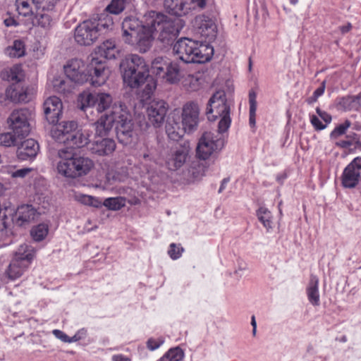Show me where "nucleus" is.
<instances>
[{"label":"nucleus","instance_id":"f257e3e1","mask_svg":"<svg viewBox=\"0 0 361 361\" xmlns=\"http://www.w3.org/2000/svg\"><path fill=\"white\" fill-rule=\"evenodd\" d=\"M119 51L112 39L104 41L97 51L89 58L87 68L91 75V85L101 86L105 83L109 77L106 59H115Z\"/></svg>","mask_w":361,"mask_h":361},{"label":"nucleus","instance_id":"f03ea898","mask_svg":"<svg viewBox=\"0 0 361 361\" xmlns=\"http://www.w3.org/2000/svg\"><path fill=\"white\" fill-rule=\"evenodd\" d=\"M60 161L57 163L59 174L70 178H76L87 175L94 166L88 157L75 154L71 148L63 147L57 152Z\"/></svg>","mask_w":361,"mask_h":361},{"label":"nucleus","instance_id":"7ed1b4c3","mask_svg":"<svg viewBox=\"0 0 361 361\" xmlns=\"http://www.w3.org/2000/svg\"><path fill=\"white\" fill-rule=\"evenodd\" d=\"M122 38L125 43L135 46L142 53L152 46L150 25L142 23L136 18L127 17L122 23Z\"/></svg>","mask_w":361,"mask_h":361},{"label":"nucleus","instance_id":"20e7f679","mask_svg":"<svg viewBox=\"0 0 361 361\" xmlns=\"http://www.w3.org/2000/svg\"><path fill=\"white\" fill-rule=\"evenodd\" d=\"M206 114L209 121L221 118L218 125L219 133H224L229 128L231 122L230 105L224 91H217L212 96L206 108Z\"/></svg>","mask_w":361,"mask_h":361},{"label":"nucleus","instance_id":"39448f33","mask_svg":"<svg viewBox=\"0 0 361 361\" xmlns=\"http://www.w3.org/2000/svg\"><path fill=\"white\" fill-rule=\"evenodd\" d=\"M112 114L119 142L123 145L131 144L135 137V125L131 114L125 105L116 104L112 107Z\"/></svg>","mask_w":361,"mask_h":361},{"label":"nucleus","instance_id":"423d86ee","mask_svg":"<svg viewBox=\"0 0 361 361\" xmlns=\"http://www.w3.org/2000/svg\"><path fill=\"white\" fill-rule=\"evenodd\" d=\"M149 24L152 30V41L154 35L157 34V39L166 44L173 41L180 30V27L175 20L161 13L153 15Z\"/></svg>","mask_w":361,"mask_h":361},{"label":"nucleus","instance_id":"0eeeda50","mask_svg":"<svg viewBox=\"0 0 361 361\" xmlns=\"http://www.w3.org/2000/svg\"><path fill=\"white\" fill-rule=\"evenodd\" d=\"M194 34L204 42L209 44L217 36L218 28L214 18L205 14L197 16L192 21Z\"/></svg>","mask_w":361,"mask_h":361},{"label":"nucleus","instance_id":"6e6552de","mask_svg":"<svg viewBox=\"0 0 361 361\" xmlns=\"http://www.w3.org/2000/svg\"><path fill=\"white\" fill-rule=\"evenodd\" d=\"M32 116V111L27 108L13 111L8 118L9 128L17 135L27 136L30 132V121Z\"/></svg>","mask_w":361,"mask_h":361},{"label":"nucleus","instance_id":"1a4fd4ad","mask_svg":"<svg viewBox=\"0 0 361 361\" xmlns=\"http://www.w3.org/2000/svg\"><path fill=\"white\" fill-rule=\"evenodd\" d=\"M206 6L205 0H164V7L171 15L185 16L196 9H203Z\"/></svg>","mask_w":361,"mask_h":361},{"label":"nucleus","instance_id":"9d476101","mask_svg":"<svg viewBox=\"0 0 361 361\" xmlns=\"http://www.w3.org/2000/svg\"><path fill=\"white\" fill-rule=\"evenodd\" d=\"M224 140L211 132H205L199 140L197 156L202 160L208 159L213 154L219 152L224 147Z\"/></svg>","mask_w":361,"mask_h":361},{"label":"nucleus","instance_id":"9b49d317","mask_svg":"<svg viewBox=\"0 0 361 361\" xmlns=\"http://www.w3.org/2000/svg\"><path fill=\"white\" fill-rule=\"evenodd\" d=\"M121 73L123 82L130 88H137L146 82L140 97L143 101L150 98L151 95L153 94L154 90L157 87V82L152 77L149 76V69L148 65H146V73L143 75L142 78L138 75L137 71L132 73V80L127 79L125 73Z\"/></svg>","mask_w":361,"mask_h":361},{"label":"nucleus","instance_id":"f8f14e48","mask_svg":"<svg viewBox=\"0 0 361 361\" xmlns=\"http://www.w3.org/2000/svg\"><path fill=\"white\" fill-rule=\"evenodd\" d=\"M97 25L92 19L86 20L80 23L75 29V40L78 44L92 45L99 37Z\"/></svg>","mask_w":361,"mask_h":361},{"label":"nucleus","instance_id":"ddd939ff","mask_svg":"<svg viewBox=\"0 0 361 361\" xmlns=\"http://www.w3.org/2000/svg\"><path fill=\"white\" fill-rule=\"evenodd\" d=\"M63 68L68 79L75 85H82L89 80L91 82L89 71L87 73H85V63L80 59H73L68 61ZM87 70H88L87 68Z\"/></svg>","mask_w":361,"mask_h":361},{"label":"nucleus","instance_id":"4468645a","mask_svg":"<svg viewBox=\"0 0 361 361\" xmlns=\"http://www.w3.org/2000/svg\"><path fill=\"white\" fill-rule=\"evenodd\" d=\"M190 152V144L188 142L172 147L166 156L167 168L171 171H176L181 168L185 163Z\"/></svg>","mask_w":361,"mask_h":361},{"label":"nucleus","instance_id":"2eb2a0df","mask_svg":"<svg viewBox=\"0 0 361 361\" xmlns=\"http://www.w3.org/2000/svg\"><path fill=\"white\" fill-rule=\"evenodd\" d=\"M146 63L145 60L137 54H128L126 55L120 63V69L121 73H125L128 80H132V73L137 71L138 75L141 78L146 73Z\"/></svg>","mask_w":361,"mask_h":361},{"label":"nucleus","instance_id":"dca6fc26","mask_svg":"<svg viewBox=\"0 0 361 361\" xmlns=\"http://www.w3.org/2000/svg\"><path fill=\"white\" fill-rule=\"evenodd\" d=\"M361 175V157L355 158L344 169L341 176L342 185L354 188L359 183Z\"/></svg>","mask_w":361,"mask_h":361},{"label":"nucleus","instance_id":"f3484780","mask_svg":"<svg viewBox=\"0 0 361 361\" xmlns=\"http://www.w3.org/2000/svg\"><path fill=\"white\" fill-rule=\"evenodd\" d=\"M168 104L164 100H152L147 107L149 122L154 127H159L164 122L168 111Z\"/></svg>","mask_w":361,"mask_h":361},{"label":"nucleus","instance_id":"a211bd4d","mask_svg":"<svg viewBox=\"0 0 361 361\" xmlns=\"http://www.w3.org/2000/svg\"><path fill=\"white\" fill-rule=\"evenodd\" d=\"M200 108L197 103L190 102L186 103L182 109V125L188 130V133H192L197 128L199 122Z\"/></svg>","mask_w":361,"mask_h":361},{"label":"nucleus","instance_id":"6ab92c4d","mask_svg":"<svg viewBox=\"0 0 361 361\" xmlns=\"http://www.w3.org/2000/svg\"><path fill=\"white\" fill-rule=\"evenodd\" d=\"M43 107L47 121L50 124L55 125L57 123L63 110V104L61 99L55 96L50 97L45 100Z\"/></svg>","mask_w":361,"mask_h":361},{"label":"nucleus","instance_id":"aec40b11","mask_svg":"<svg viewBox=\"0 0 361 361\" xmlns=\"http://www.w3.org/2000/svg\"><path fill=\"white\" fill-rule=\"evenodd\" d=\"M186 77L185 69L177 61L169 62L161 79L170 85H176Z\"/></svg>","mask_w":361,"mask_h":361},{"label":"nucleus","instance_id":"412c9836","mask_svg":"<svg viewBox=\"0 0 361 361\" xmlns=\"http://www.w3.org/2000/svg\"><path fill=\"white\" fill-rule=\"evenodd\" d=\"M214 54V48L209 44L194 40L192 46L191 55L193 57L192 63H202L209 61Z\"/></svg>","mask_w":361,"mask_h":361},{"label":"nucleus","instance_id":"4be33fe9","mask_svg":"<svg viewBox=\"0 0 361 361\" xmlns=\"http://www.w3.org/2000/svg\"><path fill=\"white\" fill-rule=\"evenodd\" d=\"M193 45L194 40L189 38H181L174 44L173 51L174 54L184 63H192L193 57L191 55V50Z\"/></svg>","mask_w":361,"mask_h":361},{"label":"nucleus","instance_id":"5701e85b","mask_svg":"<svg viewBox=\"0 0 361 361\" xmlns=\"http://www.w3.org/2000/svg\"><path fill=\"white\" fill-rule=\"evenodd\" d=\"M39 151V145L34 139H27L17 149V157L21 161L33 159Z\"/></svg>","mask_w":361,"mask_h":361},{"label":"nucleus","instance_id":"b1692460","mask_svg":"<svg viewBox=\"0 0 361 361\" xmlns=\"http://www.w3.org/2000/svg\"><path fill=\"white\" fill-rule=\"evenodd\" d=\"M6 97L13 103H25L30 99L28 87L23 84H11L6 90Z\"/></svg>","mask_w":361,"mask_h":361},{"label":"nucleus","instance_id":"393cba45","mask_svg":"<svg viewBox=\"0 0 361 361\" xmlns=\"http://www.w3.org/2000/svg\"><path fill=\"white\" fill-rule=\"evenodd\" d=\"M56 126L51 131V136L59 142H63V140L68 138L69 135L78 128V123L74 121H62L56 123Z\"/></svg>","mask_w":361,"mask_h":361},{"label":"nucleus","instance_id":"a878e982","mask_svg":"<svg viewBox=\"0 0 361 361\" xmlns=\"http://www.w3.org/2000/svg\"><path fill=\"white\" fill-rule=\"evenodd\" d=\"M116 149V143L113 139L102 138L90 145V149L92 154L104 156L111 154Z\"/></svg>","mask_w":361,"mask_h":361},{"label":"nucleus","instance_id":"bb28decb","mask_svg":"<svg viewBox=\"0 0 361 361\" xmlns=\"http://www.w3.org/2000/svg\"><path fill=\"white\" fill-rule=\"evenodd\" d=\"M37 215L35 209L30 204H23L18 207L16 224L19 226H25L33 221Z\"/></svg>","mask_w":361,"mask_h":361},{"label":"nucleus","instance_id":"cd10ccee","mask_svg":"<svg viewBox=\"0 0 361 361\" xmlns=\"http://www.w3.org/2000/svg\"><path fill=\"white\" fill-rule=\"evenodd\" d=\"M112 116L111 109L109 113H106L104 115L102 116L101 118L94 123L95 135L97 136L102 137L108 135L114 125V118Z\"/></svg>","mask_w":361,"mask_h":361},{"label":"nucleus","instance_id":"c85d7f7f","mask_svg":"<svg viewBox=\"0 0 361 361\" xmlns=\"http://www.w3.org/2000/svg\"><path fill=\"white\" fill-rule=\"evenodd\" d=\"M29 265L30 264H28L27 260L20 262L13 259L8 267L6 273L10 279L15 280L23 275L24 271L28 268Z\"/></svg>","mask_w":361,"mask_h":361},{"label":"nucleus","instance_id":"c756f323","mask_svg":"<svg viewBox=\"0 0 361 361\" xmlns=\"http://www.w3.org/2000/svg\"><path fill=\"white\" fill-rule=\"evenodd\" d=\"M89 142L88 135L85 134L81 130H75L68 138L63 140V142L69 145L71 148H80L86 145ZM68 148V147H67Z\"/></svg>","mask_w":361,"mask_h":361},{"label":"nucleus","instance_id":"7c9ffc66","mask_svg":"<svg viewBox=\"0 0 361 361\" xmlns=\"http://www.w3.org/2000/svg\"><path fill=\"white\" fill-rule=\"evenodd\" d=\"M166 133L169 139L178 141L179 140L188 130L185 126L180 127V123L175 120H169L166 125Z\"/></svg>","mask_w":361,"mask_h":361},{"label":"nucleus","instance_id":"2f4dec72","mask_svg":"<svg viewBox=\"0 0 361 361\" xmlns=\"http://www.w3.org/2000/svg\"><path fill=\"white\" fill-rule=\"evenodd\" d=\"M37 0H16V10L20 16L31 17L36 11Z\"/></svg>","mask_w":361,"mask_h":361},{"label":"nucleus","instance_id":"473e14b6","mask_svg":"<svg viewBox=\"0 0 361 361\" xmlns=\"http://www.w3.org/2000/svg\"><path fill=\"white\" fill-rule=\"evenodd\" d=\"M35 23L37 25L48 29L53 23L52 11H47L42 8H36L35 13Z\"/></svg>","mask_w":361,"mask_h":361},{"label":"nucleus","instance_id":"72a5a7b5","mask_svg":"<svg viewBox=\"0 0 361 361\" xmlns=\"http://www.w3.org/2000/svg\"><path fill=\"white\" fill-rule=\"evenodd\" d=\"M96 102L95 108L97 111L103 112L106 111V113H109L113 107L112 97L109 94L107 93H97L96 94Z\"/></svg>","mask_w":361,"mask_h":361},{"label":"nucleus","instance_id":"f704fd0d","mask_svg":"<svg viewBox=\"0 0 361 361\" xmlns=\"http://www.w3.org/2000/svg\"><path fill=\"white\" fill-rule=\"evenodd\" d=\"M319 279L316 276L311 275L308 287L307 288V297L310 302L313 305H319Z\"/></svg>","mask_w":361,"mask_h":361},{"label":"nucleus","instance_id":"c9c22d12","mask_svg":"<svg viewBox=\"0 0 361 361\" xmlns=\"http://www.w3.org/2000/svg\"><path fill=\"white\" fill-rule=\"evenodd\" d=\"M3 78L12 84H22L25 74L20 66L16 65L3 73Z\"/></svg>","mask_w":361,"mask_h":361},{"label":"nucleus","instance_id":"e433bc0d","mask_svg":"<svg viewBox=\"0 0 361 361\" xmlns=\"http://www.w3.org/2000/svg\"><path fill=\"white\" fill-rule=\"evenodd\" d=\"M5 54L11 58H20L25 54V45L23 40L16 39L5 49Z\"/></svg>","mask_w":361,"mask_h":361},{"label":"nucleus","instance_id":"4c0bfd02","mask_svg":"<svg viewBox=\"0 0 361 361\" xmlns=\"http://www.w3.org/2000/svg\"><path fill=\"white\" fill-rule=\"evenodd\" d=\"M34 256V248L32 246L25 243L19 246L15 252L13 259H17L18 261L20 262L27 260L28 264H30Z\"/></svg>","mask_w":361,"mask_h":361},{"label":"nucleus","instance_id":"58836bf2","mask_svg":"<svg viewBox=\"0 0 361 361\" xmlns=\"http://www.w3.org/2000/svg\"><path fill=\"white\" fill-rule=\"evenodd\" d=\"M99 31V36L104 34L114 28V19L109 14H102L98 20L93 19Z\"/></svg>","mask_w":361,"mask_h":361},{"label":"nucleus","instance_id":"ea45409f","mask_svg":"<svg viewBox=\"0 0 361 361\" xmlns=\"http://www.w3.org/2000/svg\"><path fill=\"white\" fill-rule=\"evenodd\" d=\"M52 83L55 92L60 94H66L71 92L74 88L75 85V84L69 79L66 80L62 78H55Z\"/></svg>","mask_w":361,"mask_h":361},{"label":"nucleus","instance_id":"a19ab883","mask_svg":"<svg viewBox=\"0 0 361 361\" xmlns=\"http://www.w3.org/2000/svg\"><path fill=\"white\" fill-rule=\"evenodd\" d=\"M74 200L82 204L96 208H99L102 205V202L98 198L80 192H75Z\"/></svg>","mask_w":361,"mask_h":361},{"label":"nucleus","instance_id":"79ce46f5","mask_svg":"<svg viewBox=\"0 0 361 361\" xmlns=\"http://www.w3.org/2000/svg\"><path fill=\"white\" fill-rule=\"evenodd\" d=\"M257 216L267 231L272 228V216L271 212L267 208L264 207H259L257 211Z\"/></svg>","mask_w":361,"mask_h":361},{"label":"nucleus","instance_id":"37998d69","mask_svg":"<svg viewBox=\"0 0 361 361\" xmlns=\"http://www.w3.org/2000/svg\"><path fill=\"white\" fill-rule=\"evenodd\" d=\"M169 62L164 58L159 56L155 58L151 65V69L153 74L158 78H161L162 74L164 73Z\"/></svg>","mask_w":361,"mask_h":361},{"label":"nucleus","instance_id":"c03bdc74","mask_svg":"<svg viewBox=\"0 0 361 361\" xmlns=\"http://www.w3.org/2000/svg\"><path fill=\"white\" fill-rule=\"evenodd\" d=\"M23 137L20 135H17L13 131L7 132L0 134V145L10 147L12 146H15L18 139H21Z\"/></svg>","mask_w":361,"mask_h":361},{"label":"nucleus","instance_id":"a18cd8bd","mask_svg":"<svg viewBox=\"0 0 361 361\" xmlns=\"http://www.w3.org/2000/svg\"><path fill=\"white\" fill-rule=\"evenodd\" d=\"M102 204L111 210H118L126 204V199L122 197H109Z\"/></svg>","mask_w":361,"mask_h":361},{"label":"nucleus","instance_id":"49530a36","mask_svg":"<svg viewBox=\"0 0 361 361\" xmlns=\"http://www.w3.org/2000/svg\"><path fill=\"white\" fill-rule=\"evenodd\" d=\"M184 357L183 350L179 347L171 348L159 361H180Z\"/></svg>","mask_w":361,"mask_h":361},{"label":"nucleus","instance_id":"de8ad7c7","mask_svg":"<svg viewBox=\"0 0 361 361\" xmlns=\"http://www.w3.org/2000/svg\"><path fill=\"white\" fill-rule=\"evenodd\" d=\"M96 94L83 93L80 95L79 102L80 109L85 111L88 107H95Z\"/></svg>","mask_w":361,"mask_h":361},{"label":"nucleus","instance_id":"09e8293b","mask_svg":"<svg viewBox=\"0 0 361 361\" xmlns=\"http://www.w3.org/2000/svg\"><path fill=\"white\" fill-rule=\"evenodd\" d=\"M257 94L254 91H250L249 92V104H250V118L249 122L250 125L252 127L255 126V116H256V111H257Z\"/></svg>","mask_w":361,"mask_h":361},{"label":"nucleus","instance_id":"8fccbe9b","mask_svg":"<svg viewBox=\"0 0 361 361\" xmlns=\"http://www.w3.org/2000/svg\"><path fill=\"white\" fill-rule=\"evenodd\" d=\"M48 233V227L45 224H39L31 230V235L35 241L42 240Z\"/></svg>","mask_w":361,"mask_h":361},{"label":"nucleus","instance_id":"3c124183","mask_svg":"<svg viewBox=\"0 0 361 361\" xmlns=\"http://www.w3.org/2000/svg\"><path fill=\"white\" fill-rule=\"evenodd\" d=\"M126 0H111L106 10L111 14H119L125 8Z\"/></svg>","mask_w":361,"mask_h":361},{"label":"nucleus","instance_id":"603ef678","mask_svg":"<svg viewBox=\"0 0 361 361\" xmlns=\"http://www.w3.org/2000/svg\"><path fill=\"white\" fill-rule=\"evenodd\" d=\"M350 126L351 122L349 120H345L343 123L340 124L334 128V130L331 133V137L337 138L338 137L344 135Z\"/></svg>","mask_w":361,"mask_h":361},{"label":"nucleus","instance_id":"864d4df0","mask_svg":"<svg viewBox=\"0 0 361 361\" xmlns=\"http://www.w3.org/2000/svg\"><path fill=\"white\" fill-rule=\"evenodd\" d=\"M59 0H37L36 8H42L47 11H53Z\"/></svg>","mask_w":361,"mask_h":361},{"label":"nucleus","instance_id":"5fc2aeb1","mask_svg":"<svg viewBox=\"0 0 361 361\" xmlns=\"http://www.w3.org/2000/svg\"><path fill=\"white\" fill-rule=\"evenodd\" d=\"M186 76L187 78L185 79L184 85L187 86L192 91L197 90L200 85L199 79L190 74H186Z\"/></svg>","mask_w":361,"mask_h":361},{"label":"nucleus","instance_id":"6e6d98bb","mask_svg":"<svg viewBox=\"0 0 361 361\" xmlns=\"http://www.w3.org/2000/svg\"><path fill=\"white\" fill-rule=\"evenodd\" d=\"M184 249L180 245H176V243H171L168 250V254L170 257L175 260L180 257Z\"/></svg>","mask_w":361,"mask_h":361},{"label":"nucleus","instance_id":"4d7b16f0","mask_svg":"<svg viewBox=\"0 0 361 361\" xmlns=\"http://www.w3.org/2000/svg\"><path fill=\"white\" fill-rule=\"evenodd\" d=\"M32 170L33 169L32 168L28 167L18 169L11 173V177L23 178L32 171Z\"/></svg>","mask_w":361,"mask_h":361},{"label":"nucleus","instance_id":"13d9d810","mask_svg":"<svg viewBox=\"0 0 361 361\" xmlns=\"http://www.w3.org/2000/svg\"><path fill=\"white\" fill-rule=\"evenodd\" d=\"M163 343L164 341L161 339L156 340L154 338H149L147 342V346L150 350H154L157 349Z\"/></svg>","mask_w":361,"mask_h":361},{"label":"nucleus","instance_id":"bf43d9fd","mask_svg":"<svg viewBox=\"0 0 361 361\" xmlns=\"http://www.w3.org/2000/svg\"><path fill=\"white\" fill-rule=\"evenodd\" d=\"M310 121L314 128L317 130H323L326 126L325 124H323L322 121L314 115L311 116Z\"/></svg>","mask_w":361,"mask_h":361},{"label":"nucleus","instance_id":"052dcab7","mask_svg":"<svg viewBox=\"0 0 361 361\" xmlns=\"http://www.w3.org/2000/svg\"><path fill=\"white\" fill-rule=\"evenodd\" d=\"M53 334L59 339L64 342H71L73 340H69L68 336L64 334L63 331L55 329L53 331Z\"/></svg>","mask_w":361,"mask_h":361},{"label":"nucleus","instance_id":"680f3d73","mask_svg":"<svg viewBox=\"0 0 361 361\" xmlns=\"http://www.w3.org/2000/svg\"><path fill=\"white\" fill-rule=\"evenodd\" d=\"M317 114L326 122L330 123L331 121V116L326 112L322 111L319 108L316 109Z\"/></svg>","mask_w":361,"mask_h":361},{"label":"nucleus","instance_id":"e2e57ef3","mask_svg":"<svg viewBox=\"0 0 361 361\" xmlns=\"http://www.w3.org/2000/svg\"><path fill=\"white\" fill-rule=\"evenodd\" d=\"M325 90V81H323L321 86L318 87L313 93L315 99H317L319 97L322 95L324 92Z\"/></svg>","mask_w":361,"mask_h":361},{"label":"nucleus","instance_id":"0e129e2a","mask_svg":"<svg viewBox=\"0 0 361 361\" xmlns=\"http://www.w3.org/2000/svg\"><path fill=\"white\" fill-rule=\"evenodd\" d=\"M336 145L341 148H348L353 145V141L348 140H341L336 143Z\"/></svg>","mask_w":361,"mask_h":361},{"label":"nucleus","instance_id":"69168bd1","mask_svg":"<svg viewBox=\"0 0 361 361\" xmlns=\"http://www.w3.org/2000/svg\"><path fill=\"white\" fill-rule=\"evenodd\" d=\"M112 361H131L130 358L121 354L114 355Z\"/></svg>","mask_w":361,"mask_h":361},{"label":"nucleus","instance_id":"338daca9","mask_svg":"<svg viewBox=\"0 0 361 361\" xmlns=\"http://www.w3.org/2000/svg\"><path fill=\"white\" fill-rule=\"evenodd\" d=\"M4 24L7 27L16 26L18 25V23L16 22V20L14 18H11V17L7 18L4 20Z\"/></svg>","mask_w":361,"mask_h":361},{"label":"nucleus","instance_id":"774afa93","mask_svg":"<svg viewBox=\"0 0 361 361\" xmlns=\"http://www.w3.org/2000/svg\"><path fill=\"white\" fill-rule=\"evenodd\" d=\"M352 28V25L350 23H347L345 25H342L339 27L342 34H345L348 32Z\"/></svg>","mask_w":361,"mask_h":361}]
</instances>
